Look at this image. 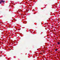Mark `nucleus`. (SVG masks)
Listing matches in <instances>:
<instances>
[{"label": "nucleus", "instance_id": "nucleus-1", "mask_svg": "<svg viewBox=\"0 0 60 60\" xmlns=\"http://www.w3.org/2000/svg\"><path fill=\"white\" fill-rule=\"evenodd\" d=\"M57 44L59 45V44H60V42H58L57 43Z\"/></svg>", "mask_w": 60, "mask_h": 60}, {"label": "nucleus", "instance_id": "nucleus-2", "mask_svg": "<svg viewBox=\"0 0 60 60\" xmlns=\"http://www.w3.org/2000/svg\"><path fill=\"white\" fill-rule=\"evenodd\" d=\"M57 49H55V51H57Z\"/></svg>", "mask_w": 60, "mask_h": 60}, {"label": "nucleus", "instance_id": "nucleus-4", "mask_svg": "<svg viewBox=\"0 0 60 60\" xmlns=\"http://www.w3.org/2000/svg\"><path fill=\"white\" fill-rule=\"evenodd\" d=\"M0 4H1V2L0 1Z\"/></svg>", "mask_w": 60, "mask_h": 60}, {"label": "nucleus", "instance_id": "nucleus-6", "mask_svg": "<svg viewBox=\"0 0 60 60\" xmlns=\"http://www.w3.org/2000/svg\"><path fill=\"white\" fill-rule=\"evenodd\" d=\"M3 2L4 3V1H3Z\"/></svg>", "mask_w": 60, "mask_h": 60}, {"label": "nucleus", "instance_id": "nucleus-5", "mask_svg": "<svg viewBox=\"0 0 60 60\" xmlns=\"http://www.w3.org/2000/svg\"><path fill=\"white\" fill-rule=\"evenodd\" d=\"M19 11H21V10H19Z\"/></svg>", "mask_w": 60, "mask_h": 60}, {"label": "nucleus", "instance_id": "nucleus-3", "mask_svg": "<svg viewBox=\"0 0 60 60\" xmlns=\"http://www.w3.org/2000/svg\"><path fill=\"white\" fill-rule=\"evenodd\" d=\"M3 2V0H2V1H1V2H2H2Z\"/></svg>", "mask_w": 60, "mask_h": 60}]
</instances>
